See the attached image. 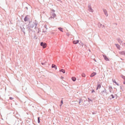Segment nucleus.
<instances>
[{
    "instance_id": "nucleus-4",
    "label": "nucleus",
    "mask_w": 125,
    "mask_h": 125,
    "mask_svg": "<svg viewBox=\"0 0 125 125\" xmlns=\"http://www.w3.org/2000/svg\"><path fill=\"white\" fill-rule=\"evenodd\" d=\"M88 10L90 12H93V10L92 9L90 5H88Z\"/></svg>"
},
{
    "instance_id": "nucleus-42",
    "label": "nucleus",
    "mask_w": 125,
    "mask_h": 125,
    "mask_svg": "<svg viewBox=\"0 0 125 125\" xmlns=\"http://www.w3.org/2000/svg\"><path fill=\"white\" fill-rule=\"evenodd\" d=\"M62 104L61 103L60 105V106H61L62 105Z\"/></svg>"
},
{
    "instance_id": "nucleus-41",
    "label": "nucleus",
    "mask_w": 125,
    "mask_h": 125,
    "mask_svg": "<svg viewBox=\"0 0 125 125\" xmlns=\"http://www.w3.org/2000/svg\"><path fill=\"white\" fill-rule=\"evenodd\" d=\"M96 114V113H94V112H92V114Z\"/></svg>"
},
{
    "instance_id": "nucleus-13",
    "label": "nucleus",
    "mask_w": 125,
    "mask_h": 125,
    "mask_svg": "<svg viewBox=\"0 0 125 125\" xmlns=\"http://www.w3.org/2000/svg\"><path fill=\"white\" fill-rule=\"evenodd\" d=\"M52 68H54L55 70L57 69V67L54 64H52Z\"/></svg>"
},
{
    "instance_id": "nucleus-11",
    "label": "nucleus",
    "mask_w": 125,
    "mask_h": 125,
    "mask_svg": "<svg viewBox=\"0 0 125 125\" xmlns=\"http://www.w3.org/2000/svg\"><path fill=\"white\" fill-rule=\"evenodd\" d=\"M79 42V40H77L76 41L74 40L73 41V43L74 44H76L78 43Z\"/></svg>"
},
{
    "instance_id": "nucleus-24",
    "label": "nucleus",
    "mask_w": 125,
    "mask_h": 125,
    "mask_svg": "<svg viewBox=\"0 0 125 125\" xmlns=\"http://www.w3.org/2000/svg\"><path fill=\"white\" fill-rule=\"evenodd\" d=\"M20 28H21V29L22 31V32H23V33L24 34H25V32L23 30L22 28L21 27H20Z\"/></svg>"
},
{
    "instance_id": "nucleus-22",
    "label": "nucleus",
    "mask_w": 125,
    "mask_h": 125,
    "mask_svg": "<svg viewBox=\"0 0 125 125\" xmlns=\"http://www.w3.org/2000/svg\"><path fill=\"white\" fill-rule=\"evenodd\" d=\"M58 29L61 31L63 32L62 30V28L61 27H59L58 28Z\"/></svg>"
},
{
    "instance_id": "nucleus-5",
    "label": "nucleus",
    "mask_w": 125,
    "mask_h": 125,
    "mask_svg": "<svg viewBox=\"0 0 125 125\" xmlns=\"http://www.w3.org/2000/svg\"><path fill=\"white\" fill-rule=\"evenodd\" d=\"M117 40L118 42L120 43L121 45H123V42L119 38H117Z\"/></svg>"
},
{
    "instance_id": "nucleus-20",
    "label": "nucleus",
    "mask_w": 125,
    "mask_h": 125,
    "mask_svg": "<svg viewBox=\"0 0 125 125\" xmlns=\"http://www.w3.org/2000/svg\"><path fill=\"white\" fill-rule=\"evenodd\" d=\"M102 24L100 23H98V26L99 28L102 27Z\"/></svg>"
},
{
    "instance_id": "nucleus-26",
    "label": "nucleus",
    "mask_w": 125,
    "mask_h": 125,
    "mask_svg": "<svg viewBox=\"0 0 125 125\" xmlns=\"http://www.w3.org/2000/svg\"><path fill=\"white\" fill-rule=\"evenodd\" d=\"M82 76L83 77H85V74L84 73H83L82 74Z\"/></svg>"
},
{
    "instance_id": "nucleus-39",
    "label": "nucleus",
    "mask_w": 125,
    "mask_h": 125,
    "mask_svg": "<svg viewBox=\"0 0 125 125\" xmlns=\"http://www.w3.org/2000/svg\"><path fill=\"white\" fill-rule=\"evenodd\" d=\"M34 39H37V38H36V36H35L34 37Z\"/></svg>"
},
{
    "instance_id": "nucleus-10",
    "label": "nucleus",
    "mask_w": 125,
    "mask_h": 125,
    "mask_svg": "<svg viewBox=\"0 0 125 125\" xmlns=\"http://www.w3.org/2000/svg\"><path fill=\"white\" fill-rule=\"evenodd\" d=\"M103 12H104L105 14V15H106V16L107 17V16H108V15L107 14V11L106 10H104V9H103Z\"/></svg>"
},
{
    "instance_id": "nucleus-8",
    "label": "nucleus",
    "mask_w": 125,
    "mask_h": 125,
    "mask_svg": "<svg viewBox=\"0 0 125 125\" xmlns=\"http://www.w3.org/2000/svg\"><path fill=\"white\" fill-rule=\"evenodd\" d=\"M103 57H104V59L106 60V61H109V59L106 56L104 55H103Z\"/></svg>"
},
{
    "instance_id": "nucleus-32",
    "label": "nucleus",
    "mask_w": 125,
    "mask_h": 125,
    "mask_svg": "<svg viewBox=\"0 0 125 125\" xmlns=\"http://www.w3.org/2000/svg\"><path fill=\"white\" fill-rule=\"evenodd\" d=\"M46 63V62L44 63L41 62V63L42 65H44V64H45Z\"/></svg>"
},
{
    "instance_id": "nucleus-21",
    "label": "nucleus",
    "mask_w": 125,
    "mask_h": 125,
    "mask_svg": "<svg viewBox=\"0 0 125 125\" xmlns=\"http://www.w3.org/2000/svg\"><path fill=\"white\" fill-rule=\"evenodd\" d=\"M28 18L27 17V16H26L24 18V20L25 21H27Z\"/></svg>"
},
{
    "instance_id": "nucleus-30",
    "label": "nucleus",
    "mask_w": 125,
    "mask_h": 125,
    "mask_svg": "<svg viewBox=\"0 0 125 125\" xmlns=\"http://www.w3.org/2000/svg\"><path fill=\"white\" fill-rule=\"evenodd\" d=\"M110 96L112 97V98H114L115 97L114 96L113 94L111 95Z\"/></svg>"
},
{
    "instance_id": "nucleus-15",
    "label": "nucleus",
    "mask_w": 125,
    "mask_h": 125,
    "mask_svg": "<svg viewBox=\"0 0 125 125\" xmlns=\"http://www.w3.org/2000/svg\"><path fill=\"white\" fill-rule=\"evenodd\" d=\"M101 87V85L100 84H98L96 87V90L99 89Z\"/></svg>"
},
{
    "instance_id": "nucleus-19",
    "label": "nucleus",
    "mask_w": 125,
    "mask_h": 125,
    "mask_svg": "<svg viewBox=\"0 0 125 125\" xmlns=\"http://www.w3.org/2000/svg\"><path fill=\"white\" fill-rule=\"evenodd\" d=\"M59 72H62L63 73H65V71L63 69H61L59 70Z\"/></svg>"
},
{
    "instance_id": "nucleus-44",
    "label": "nucleus",
    "mask_w": 125,
    "mask_h": 125,
    "mask_svg": "<svg viewBox=\"0 0 125 125\" xmlns=\"http://www.w3.org/2000/svg\"><path fill=\"white\" fill-rule=\"evenodd\" d=\"M25 8H26L27 9V10H28V8L27 7H26Z\"/></svg>"
},
{
    "instance_id": "nucleus-17",
    "label": "nucleus",
    "mask_w": 125,
    "mask_h": 125,
    "mask_svg": "<svg viewBox=\"0 0 125 125\" xmlns=\"http://www.w3.org/2000/svg\"><path fill=\"white\" fill-rule=\"evenodd\" d=\"M115 45L117 48L119 50H120V48L119 45L117 44H115Z\"/></svg>"
},
{
    "instance_id": "nucleus-34",
    "label": "nucleus",
    "mask_w": 125,
    "mask_h": 125,
    "mask_svg": "<svg viewBox=\"0 0 125 125\" xmlns=\"http://www.w3.org/2000/svg\"><path fill=\"white\" fill-rule=\"evenodd\" d=\"M51 11L53 12H55V10H53V9L52 10H51Z\"/></svg>"
},
{
    "instance_id": "nucleus-29",
    "label": "nucleus",
    "mask_w": 125,
    "mask_h": 125,
    "mask_svg": "<svg viewBox=\"0 0 125 125\" xmlns=\"http://www.w3.org/2000/svg\"><path fill=\"white\" fill-rule=\"evenodd\" d=\"M121 77L124 80H125V76H124L123 75H122L121 76Z\"/></svg>"
},
{
    "instance_id": "nucleus-38",
    "label": "nucleus",
    "mask_w": 125,
    "mask_h": 125,
    "mask_svg": "<svg viewBox=\"0 0 125 125\" xmlns=\"http://www.w3.org/2000/svg\"><path fill=\"white\" fill-rule=\"evenodd\" d=\"M52 18H53V17L52 16H51V17H50V18H49V19H51Z\"/></svg>"
},
{
    "instance_id": "nucleus-2",
    "label": "nucleus",
    "mask_w": 125,
    "mask_h": 125,
    "mask_svg": "<svg viewBox=\"0 0 125 125\" xmlns=\"http://www.w3.org/2000/svg\"><path fill=\"white\" fill-rule=\"evenodd\" d=\"M28 24L30 25V27H31V28H33L35 25V29H36L37 28V27H36L37 25V24L36 22H34L32 24H31L30 23H29Z\"/></svg>"
},
{
    "instance_id": "nucleus-14",
    "label": "nucleus",
    "mask_w": 125,
    "mask_h": 125,
    "mask_svg": "<svg viewBox=\"0 0 125 125\" xmlns=\"http://www.w3.org/2000/svg\"><path fill=\"white\" fill-rule=\"evenodd\" d=\"M51 15L53 17V18L55 17L56 16V15L54 13L51 12Z\"/></svg>"
},
{
    "instance_id": "nucleus-35",
    "label": "nucleus",
    "mask_w": 125,
    "mask_h": 125,
    "mask_svg": "<svg viewBox=\"0 0 125 125\" xmlns=\"http://www.w3.org/2000/svg\"><path fill=\"white\" fill-rule=\"evenodd\" d=\"M94 90H93L91 92L92 93H93L94 92Z\"/></svg>"
},
{
    "instance_id": "nucleus-18",
    "label": "nucleus",
    "mask_w": 125,
    "mask_h": 125,
    "mask_svg": "<svg viewBox=\"0 0 125 125\" xmlns=\"http://www.w3.org/2000/svg\"><path fill=\"white\" fill-rule=\"evenodd\" d=\"M72 79L73 81H75L76 80V78L75 77H72Z\"/></svg>"
},
{
    "instance_id": "nucleus-50",
    "label": "nucleus",
    "mask_w": 125,
    "mask_h": 125,
    "mask_svg": "<svg viewBox=\"0 0 125 125\" xmlns=\"http://www.w3.org/2000/svg\"><path fill=\"white\" fill-rule=\"evenodd\" d=\"M89 51L90 52V49H89Z\"/></svg>"
},
{
    "instance_id": "nucleus-49",
    "label": "nucleus",
    "mask_w": 125,
    "mask_h": 125,
    "mask_svg": "<svg viewBox=\"0 0 125 125\" xmlns=\"http://www.w3.org/2000/svg\"><path fill=\"white\" fill-rule=\"evenodd\" d=\"M123 44H125V43H124Z\"/></svg>"
},
{
    "instance_id": "nucleus-16",
    "label": "nucleus",
    "mask_w": 125,
    "mask_h": 125,
    "mask_svg": "<svg viewBox=\"0 0 125 125\" xmlns=\"http://www.w3.org/2000/svg\"><path fill=\"white\" fill-rule=\"evenodd\" d=\"M120 54L121 55H125V51H123L122 52H119Z\"/></svg>"
},
{
    "instance_id": "nucleus-40",
    "label": "nucleus",
    "mask_w": 125,
    "mask_h": 125,
    "mask_svg": "<svg viewBox=\"0 0 125 125\" xmlns=\"http://www.w3.org/2000/svg\"><path fill=\"white\" fill-rule=\"evenodd\" d=\"M104 27V25H102V28H103Z\"/></svg>"
},
{
    "instance_id": "nucleus-25",
    "label": "nucleus",
    "mask_w": 125,
    "mask_h": 125,
    "mask_svg": "<svg viewBox=\"0 0 125 125\" xmlns=\"http://www.w3.org/2000/svg\"><path fill=\"white\" fill-rule=\"evenodd\" d=\"M109 89L110 90H111L112 89V87L111 86H109Z\"/></svg>"
},
{
    "instance_id": "nucleus-27",
    "label": "nucleus",
    "mask_w": 125,
    "mask_h": 125,
    "mask_svg": "<svg viewBox=\"0 0 125 125\" xmlns=\"http://www.w3.org/2000/svg\"><path fill=\"white\" fill-rule=\"evenodd\" d=\"M83 101V100L81 99H80L79 100V104H80V103Z\"/></svg>"
},
{
    "instance_id": "nucleus-31",
    "label": "nucleus",
    "mask_w": 125,
    "mask_h": 125,
    "mask_svg": "<svg viewBox=\"0 0 125 125\" xmlns=\"http://www.w3.org/2000/svg\"><path fill=\"white\" fill-rule=\"evenodd\" d=\"M88 101L89 102L92 101V100H91V99H90L89 98H88Z\"/></svg>"
},
{
    "instance_id": "nucleus-3",
    "label": "nucleus",
    "mask_w": 125,
    "mask_h": 125,
    "mask_svg": "<svg viewBox=\"0 0 125 125\" xmlns=\"http://www.w3.org/2000/svg\"><path fill=\"white\" fill-rule=\"evenodd\" d=\"M40 45L42 46L43 48H45L47 46L46 44L44 43L43 42H41Z\"/></svg>"
},
{
    "instance_id": "nucleus-33",
    "label": "nucleus",
    "mask_w": 125,
    "mask_h": 125,
    "mask_svg": "<svg viewBox=\"0 0 125 125\" xmlns=\"http://www.w3.org/2000/svg\"><path fill=\"white\" fill-rule=\"evenodd\" d=\"M9 99L10 100H12V99H13V98L12 97H10L9 98Z\"/></svg>"
},
{
    "instance_id": "nucleus-48",
    "label": "nucleus",
    "mask_w": 125,
    "mask_h": 125,
    "mask_svg": "<svg viewBox=\"0 0 125 125\" xmlns=\"http://www.w3.org/2000/svg\"><path fill=\"white\" fill-rule=\"evenodd\" d=\"M23 27V30H25V28H24V27Z\"/></svg>"
},
{
    "instance_id": "nucleus-37",
    "label": "nucleus",
    "mask_w": 125,
    "mask_h": 125,
    "mask_svg": "<svg viewBox=\"0 0 125 125\" xmlns=\"http://www.w3.org/2000/svg\"><path fill=\"white\" fill-rule=\"evenodd\" d=\"M61 104H62L63 103V102L62 100H61Z\"/></svg>"
},
{
    "instance_id": "nucleus-9",
    "label": "nucleus",
    "mask_w": 125,
    "mask_h": 125,
    "mask_svg": "<svg viewBox=\"0 0 125 125\" xmlns=\"http://www.w3.org/2000/svg\"><path fill=\"white\" fill-rule=\"evenodd\" d=\"M112 80L113 82L114 83H115L118 86H119V84H118L117 82H116L115 79H112Z\"/></svg>"
},
{
    "instance_id": "nucleus-23",
    "label": "nucleus",
    "mask_w": 125,
    "mask_h": 125,
    "mask_svg": "<svg viewBox=\"0 0 125 125\" xmlns=\"http://www.w3.org/2000/svg\"><path fill=\"white\" fill-rule=\"evenodd\" d=\"M37 31V32L38 33H39L40 31L39 29L37 27V28L35 29Z\"/></svg>"
},
{
    "instance_id": "nucleus-43",
    "label": "nucleus",
    "mask_w": 125,
    "mask_h": 125,
    "mask_svg": "<svg viewBox=\"0 0 125 125\" xmlns=\"http://www.w3.org/2000/svg\"><path fill=\"white\" fill-rule=\"evenodd\" d=\"M61 78L62 79H63L64 78V77L62 76H61Z\"/></svg>"
},
{
    "instance_id": "nucleus-1",
    "label": "nucleus",
    "mask_w": 125,
    "mask_h": 125,
    "mask_svg": "<svg viewBox=\"0 0 125 125\" xmlns=\"http://www.w3.org/2000/svg\"><path fill=\"white\" fill-rule=\"evenodd\" d=\"M100 94L101 95L105 96H106L107 94V93L106 92V89L104 88H103V90L101 91V92L100 93Z\"/></svg>"
},
{
    "instance_id": "nucleus-7",
    "label": "nucleus",
    "mask_w": 125,
    "mask_h": 125,
    "mask_svg": "<svg viewBox=\"0 0 125 125\" xmlns=\"http://www.w3.org/2000/svg\"><path fill=\"white\" fill-rule=\"evenodd\" d=\"M47 26L45 25L44 26V28L43 29L42 31L43 32H45L46 31V30H47Z\"/></svg>"
},
{
    "instance_id": "nucleus-12",
    "label": "nucleus",
    "mask_w": 125,
    "mask_h": 125,
    "mask_svg": "<svg viewBox=\"0 0 125 125\" xmlns=\"http://www.w3.org/2000/svg\"><path fill=\"white\" fill-rule=\"evenodd\" d=\"M96 72H93L91 74L90 76L91 77H93L96 75Z\"/></svg>"
},
{
    "instance_id": "nucleus-46",
    "label": "nucleus",
    "mask_w": 125,
    "mask_h": 125,
    "mask_svg": "<svg viewBox=\"0 0 125 125\" xmlns=\"http://www.w3.org/2000/svg\"><path fill=\"white\" fill-rule=\"evenodd\" d=\"M111 90H109V91H110V92L111 93L112 92L111 91Z\"/></svg>"
},
{
    "instance_id": "nucleus-6",
    "label": "nucleus",
    "mask_w": 125,
    "mask_h": 125,
    "mask_svg": "<svg viewBox=\"0 0 125 125\" xmlns=\"http://www.w3.org/2000/svg\"><path fill=\"white\" fill-rule=\"evenodd\" d=\"M26 29L27 30L29 31V32H30V31L32 30L30 28H31V27H30V25L28 24L26 26Z\"/></svg>"
},
{
    "instance_id": "nucleus-28",
    "label": "nucleus",
    "mask_w": 125,
    "mask_h": 125,
    "mask_svg": "<svg viewBox=\"0 0 125 125\" xmlns=\"http://www.w3.org/2000/svg\"><path fill=\"white\" fill-rule=\"evenodd\" d=\"M40 117H38V123H40Z\"/></svg>"
},
{
    "instance_id": "nucleus-36",
    "label": "nucleus",
    "mask_w": 125,
    "mask_h": 125,
    "mask_svg": "<svg viewBox=\"0 0 125 125\" xmlns=\"http://www.w3.org/2000/svg\"><path fill=\"white\" fill-rule=\"evenodd\" d=\"M66 35H67L68 36H69V33H66Z\"/></svg>"
},
{
    "instance_id": "nucleus-45",
    "label": "nucleus",
    "mask_w": 125,
    "mask_h": 125,
    "mask_svg": "<svg viewBox=\"0 0 125 125\" xmlns=\"http://www.w3.org/2000/svg\"><path fill=\"white\" fill-rule=\"evenodd\" d=\"M123 84H125V82H123Z\"/></svg>"
},
{
    "instance_id": "nucleus-47",
    "label": "nucleus",
    "mask_w": 125,
    "mask_h": 125,
    "mask_svg": "<svg viewBox=\"0 0 125 125\" xmlns=\"http://www.w3.org/2000/svg\"><path fill=\"white\" fill-rule=\"evenodd\" d=\"M120 89H122V88L121 86L120 87Z\"/></svg>"
}]
</instances>
